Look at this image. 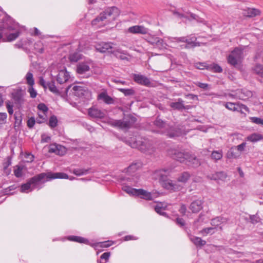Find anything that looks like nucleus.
<instances>
[{"mask_svg": "<svg viewBox=\"0 0 263 263\" xmlns=\"http://www.w3.org/2000/svg\"><path fill=\"white\" fill-rule=\"evenodd\" d=\"M57 178L68 179V176L64 173H41L29 179L26 183L22 184L21 192L28 193L35 189H40L46 181Z\"/></svg>", "mask_w": 263, "mask_h": 263, "instance_id": "obj_1", "label": "nucleus"}, {"mask_svg": "<svg viewBox=\"0 0 263 263\" xmlns=\"http://www.w3.org/2000/svg\"><path fill=\"white\" fill-rule=\"evenodd\" d=\"M125 141L132 147L138 148L143 153L152 154L155 151L153 142L147 138L133 136Z\"/></svg>", "mask_w": 263, "mask_h": 263, "instance_id": "obj_2", "label": "nucleus"}, {"mask_svg": "<svg viewBox=\"0 0 263 263\" xmlns=\"http://www.w3.org/2000/svg\"><path fill=\"white\" fill-rule=\"evenodd\" d=\"M119 14L120 11L117 7L108 8L93 20L91 24L92 26L98 27L104 26L109 22L114 21L119 15Z\"/></svg>", "mask_w": 263, "mask_h": 263, "instance_id": "obj_3", "label": "nucleus"}, {"mask_svg": "<svg viewBox=\"0 0 263 263\" xmlns=\"http://www.w3.org/2000/svg\"><path fill=\"white\" fill-rule=\"evenodd\" d=\"M168 154L173 159L181 163H185L189 166L197 167L201 164L199 159L189 152L182 153L176 149H171L169 151Z\"/></svg>", "mask_w": 263, "mask_h": 263, "instance_id": "obj_4", "label": "nucleus"}, {"mask_svg": "<svg viewBox=\"0 0 263 263\" xmlns=\"http://www.w3.org/2000/svg\"><path fill=\"white\" fill-rule=\"evenodd\" d=\"M170 169H161L156 170L153 175V177L158 180L162 186L167 190H175L176 189V185L173 181L169 179L167 176L170 173Z\"/></svg>", "mask_w": 263, "mask_h": 263, "instance_id": "obj_5", "label": "nucleus"}, {"mask_svg": "<svg viewBox=\"0 0 263 263\" xmlns=\"http://www.w3.org/2000/svg\"><path fill=\"white\" fill-rule=\"evenodd\" d=\"M197 38L194 34H191L187 36L165 37V41H170L171 42L175 43V45L179 43H186L185 47L186 48L199 46V43L196 42Z\"/></svg>", "mask_w": 263, "mask_h": 263, "instance_id": "obj_6", "label": "nucleus"}, {"mask_svg": "<svg viewBox=\"0 0 263 263\" xmlns=\"http://www.w3.org/2000/svg\"><path fill=\"white\" fill-rule=\"evenodd\" d=\"M104 122L115 127L120 129H127L129 128L135 123V118L134 117H132L130 119L125 118L123 120H114L109 119L106 120V121H105Z\"/></svg>", "mask_w": 263, "mask_h": 263, "instance_id": "obj_7", "label": "nucleus"}, {"mask_svg": "<svg viewBox=\"0 0 263 263\" xmlns=\"http://www.w3.org/2000/svg\"><path fill=\"white\" fill-rule=\"evenodd\" d=\"M243 52L239 48H235L228 57L229 64L235 66L241 61L242 59Z\"/></svg>", "mask_w": 263, "mask_h": 263, "instance_id": "obj_8", "label": "nucleus"}, {"mask_svg": "<svg viewBox=\"0 0 263 263\" xmlns=\"http://www.w3.org/2000/svg\"><path fill=\"white\" fill-rule=\"evenodd\" d=\"M165 135L170 138H175L181 136L184 134V129L180 126L169 127L167 128Z\"/></svg>", "mask_w": 263, "mask_h": 263, "instance_id": "obj_9", "label": "nucleus"}, {"mask_svg": "<svg viewBox=\"0 0 263 263\" xmlns=\"http://www.w3.org/2000/svg\"><path fill=\"white\" fill-rule=\"evenodd\" d=\"M224 106L229 110L232 111H237L242 113V109L246 111H249L248 107L242 104L235 103L232 102H227L225 103Z\"/></svg>", "mask_w": 263, "mask_h": 263, "instance_id": "obj_10", "label": "nucleus"}, {"mask_svg": "<svg viewBox=\"0 0 263 263\" xmlns=\"http://www.w3.org/2000/svg\"><path fill=\"white\" fill-rule=\"evenodd\" d=\"M19 25L18 23H14L12 25H9L7 27V29L9 30H15L16 31L14 33L9 34L7 36V40L8 41H12L15 40L20 35V31L18 29Z\"/></svg>", "mask_w": 263, "mask_h": 263, "instance_id": "obj_11", "label": "nucleus"}, {"mask_svg": "<svg viewBox=\"0 0 263 263\" xmlns=\"http://www.w3.org/2000/svg\"><path fill=\"white\" fill-rule=\"evenodd\" d=\"M88 115L93 118L102 119L105 117L104 111L94 107L90 108L88 110Z\"/></svg>", "mask_w": 263, "mask_h": 263, "instance_id": "obj_12", "label": "nucleus"}, {"mask_svg": "<svg viewBox=\"0 0 263 263\" xmlns=\"http://www.w3.org/2000/svg\"><path fill=\"white\" fill-rule=\"evenodd\" d=\"M133 79L137 83L146 86H149L151 84L150 80L147 77L140 74H134Z\"/></svg>", "mask_w": 263, "mask_h": 263, "instance_id": "obj_13", "label": "nucleus"}, {"mask_svg": "<svg viewBox=\"0 0 263 263\" xmlns=\"http://www.w3.org/2000/svg\"><path fill=\"white\" fill-rule=\"evenodd\" d=\"M77 71L79 74H86V78L90 76V67L86 63H80L77 65Z\"/></svg>", "mask_w": 263, "mask_h": 263, "instance_id": "obj_14", "label": "nucleus"}, {"mask_svg": "<svg viewBox=\"0 0 263 263\" xmlns=\"http://www.w3.org/2000/svg\"><path fill=\"white\" fill-rule=\"evenodd\" d=\"M70 76L69 72L66 69H64L59 71L57 76L56 79L58 83L62 84L67 82Z\"/></svg>", "mask_w": 263, "mask_h": 263, "instance_id": "obj_15", "label": "nucleus"}, {"mask_svg": "<svg viewBox=\"0 0 263 263\" xmlns=\"http://www.w3.org/2000/svg\"><path fill=\"white\" fill-rule=\"evenodd\" d=\"M229 219L222 216H217L211 220V224L216 227H219L220 230L222 229L221 225L225 224L228 223Z\"/></svg>", "mask_w": 263, "mask_h": 263, "instance_id": "obj_16", "label": "nucleus"}, {"mask_svg": "<svg viewBox=\"0 0 263 263\" xmlns=\"http://www.w3.org/2000/svg\"><path fill=\"white\" fill-rule=\"evenodd\" d=\"M148 29L143 26L135 25L128 28L127 31L133 34H145L148 32Z\"/></svg>", "mask_w": 263, "mask_h": 263, "instance_id": "obj_17", "label": "nucleus"}, {"mask_svg": "<svg viewBox=\"0 0 263 263\" xmlns=\"http://www.w3.org/2000/svg\"><path fill=\"white\" fill-rule=\"evenodd\" d=\"M154 124L159 129L157 132L161 134L165 135L164 132H166L168 128L166 123L159 118H157L154 122Z\"/></svg>", "mask_w": 263, "mask_h": 263, "instance_id": "obj_18", "label": "nucleus"}, {"mask_svg": "<svg viewBox=\"0 0 263 263\" xmlns=\"http://www.w3.org/2000/svg\"><path fill=\"white\" fill-rule=\"evenodd\" d=\"M111 45V43L100 42L96 44L95 48L96 50L100 52H105L107 51L110 52V51H112Z\"/></svg>", "mask_w": 263, "mask_h": 263, "instance_id": "obj_19", "label": "nucleus"}, {"mask_svg": "<svg viewBox=\"0 0 263 263\" xmlns=\"http://www.w3.org/2000/svg\"><path fill=\"white\" fill-rule=\"evenodd\" d=\"M48 152L50 153H53L59 155H63L66 152V148L64 146L58 144H51L49 147Z\"/></svg>", "mask_w": 263, "mask_h": 263, "instance_id": "obj_20", "label": "nucleus"}, {"mask_svg": "<svg viewBox=\"0 0 263 263\" xmlns=\"http://www.w3.org/2000/svg\"><path fill=\"white\" fill-rule=\"evenodd\" d=\"M246 144H247L246 142H242L241 144L235 146L234 147L231 148L230 151L229 153V157L230 158H236L239 157L240 154L235 153L234 150H237L238 151L241 152L245 150Z\"/></svg>", "mask_w": 263, "mask_h": 263, "instance_id": "obj_21", "label": "nucleus"}, {"mask_svg": "<svg viewBox=\"0 0 263 263\" xmlns=\"http://www.w3.org/2000/svg\"><path fill=\"white\" fill-rule=\"evenodd\" d=\"M203 208V201L201 200H196L193 201L189 206L193 213H198Z\"/></svg>", "mask_w": 263, "mask_h": 263, "instance_id": "obj_22", "label": "nucleus"}, {"mask_svg": "<svg viewBox=\"0 0 263 263\" xmlns=\"http://www.w3.org/2000/svg\"><path fill=\"white\" fill-rule=\"evenodd\" d=\"M207 178L215 180V181H219V180H224L227 177V174L225 172L223 171L215 172L214 174H211L207 175Z\"/></svg>", "mask_w": 263, "mask_h": 263, "instance_id": "obj_23", "label": "nucleus"}, {"mask_svg": "<svg viewBox=\"0 0 263 263\" xmlns=\"http://www.w3.org/2000/svg\"><path fill=\"white\" fill-rule=\"evenodd\" d=\"M170 106L174 109L182 110V109H189L190 108V106H185L183 104V101L179 98L177 102H172L170 103Z\"/></svg>", "mask_w": 263, "mask_h": 263, "instance_id": "obj_24", "label": "nucleus"}, {"mask_svg": "<svg viewBox=\"0 0 263 263\" xmlns=\"http://www.w3.org/2000/svg\"><path fill=\"white\" fill-rule=\"evenodd\" d=\"M165 37H170V36H165V37H164L163 39H161L158 37V39H156L157 42H156L155 46L156 47H157L160 49L165 48L166 46L167 45L166 43L170 44H171L170 46L171 47L175 46V43L171 42V41L170 40L165 41Z\"/></svg>", "mask_w": 263, "mask_h": 263, "instance_id": "obj_25", "label": "nucleus"}, {"mask_svg": "<svg viewBox=\"0 0 263 263\" xmlns=\"http://www.w3.org/2000/svg\"><path fill=\"white\" fill-rule=\"evenodd\" d=\"M136 196H140L141 198L147 200H151L153 199V195L151 193L141 189H138Z\"/></svg>", "mask_w": 263, "mask_h": 263, "instance_id": "obj_26", "label": "nucleus"}, {"mask_svg": "<svg viewBox=\"0 0 263 263\" xmlns=\"http://www.w3.org/2000/svg\"><path fill=\"white\" fill-rule=\"evenodd\" d=\"M72 90L73 95L78 97H81L87 93L85 88L81 86H74L72 88Z\"/></svg>", "mask_w": 263, "mask_h": 263, "instance_id": "obj_27", "label": "nucleus"}, {"mask_svg": "<svg viewBox=\"0 0 263 263\" xmlns=\"http://www.w3.org/2000/svg\"><path fill=\"white\" fill-rule=\"evenodd\" d=\"M98 99L102 100L107 104H111L114 102V99L111 97L109 96L105 91L102 92L99 94Z\"/></svg>", "mask_w": 263, "mask_h": 263, "instance_id": "obj_28", "label": "nucleus"}, {"mask_svg": "<svg viewBox=\"0 0 263 263\" xmlns=\"http://www.w3.org/2000/svg\"><path fill=\"white\" fill-rule=\"evenodd\" d=\"M142 164L140 162L133 163L127 168L126 173H127L129 175H132L133 174L135 173L137 170H139Z\"/></svg>", "mask_w": 263, "mask_h": 263, "instance_id": "obj_29", "label": "nucleus"}, {"mask_svg": "<svg viewBox=\"0 0 263 263\" xmlns=\"http://www.w3.org/2000/svg\"><path fill=\"white\" fill-rule=\"evenodd\" d=\"M33 43V40L31 38H28L24 40V41H20L15 45L18 48H23L24 49H27L30 45Z\"/></svg>", "mask_w": 263, "mask_h": 263, "instance_id": "obj_30", "label": "nucleus"}, {"mask_svg": "<svg viewBox=\"0 0 263 263\" xmlns=\"http://www.w3.org/2000/svg\"><path fill=\"white\" fill-rule=\"evenodd\" d=\"M110 52L112 53L117 58L121 60H125L127 59L126 57V52L123 51L120 49H117L113 51H110Z\"/></svg>", "mask_w": 263, "mask_h": 263, "instance_id": "obj_31", "label": "nucleus"}, {"mask_svg": "<svg viewBox=\"0 0 263 263\" xmlns=\"http://www.w3.org/2000/svg\"><path fill=\"white\" fill-rule=\"evenodd\" d=\"M191 241L196 246V247H202L205 245L206 241L202 240L201 238L191 236L190 238Z\"/></svg>", "mask_w": 263, "mask_h": 263, "instance_id": "obj_32", "label": "nucleus"}, {"mask_svg": "<svg viewBox=\"0 0 263 263\" xmlns=\"http://www.w3.org/2000/svg\"><path fill=\"white\" fill-rule=\"evenodd\" d=\"M263 139V136L258 133H253L247 137V140L252 142H256Z\"/></svg>", "mask_w": 263, "mask_h": 263, "instance_id": "obj_33", "label": "nucleus"}, {"mask_svg": "<svg viewBox=\"0 0 263 263\" xmlns=\"http://www.w3.org/2000/svg\"><path fill=\"white\" fill-rule=\"evenodd\" d=\"M223 156L222 150L214 151L211 154V159L215 162L220 160Z\"/></svg>", "mask_w": 263, "mask_h": 263, "instance_id": "obj_34", "label": "nucleus"}, {"mask_svg": "<svg viewBox=\"0 0 263 263\" xmlns=\"http://www.w3.org/2000/svg\"><path fill=\"white\" fill-rule=\"evenodd\" d=\"M68 239L70 241H76L79 243H83L87 244L88 240L82 237L77 236H70L68 237Z\"/></svg>", "mask_w": 263, "mask_h": 263, "instance_id": "obj_35", "label": "nucleus"}, {"mask_svg": "<svg viewBox=\"0 0 263 263\" xmlns=\"http://www.w3.org/2000/svg\"><path fill=\"white\" fill-rule=\"evenodd\" d=\"M25 78L26 80V83L29 86L34 85V80L33 78V74L30 71H28L27 73Z\"/></svg>", "mask_w": 263, "mask_h": 263, "instance_id": "obj_36", "label": "nucleus"}, {"mask_svg": "<svg viewBox=\"0 0 263 263\" xmlns=\"http://www.w3.org/2000/svg\"><path fill=\"white\" fill-rule=\"evenodd\" d=\"M259 11L257 9L254 8H249L245 13V15L248 17H252L259 14Z\"/></svg>", "mask_w": 263, "mask_h": 263, "instance_id": "obj_37", "label": "nucleus"}, {"mask_svg": "<svg viewBox=\"0 0 263 263\" xmlns=\"http://www.w3.org/2000/svg\"><path fill=\"white\" fill-rule=\"evenodd\" d=\"M122 190L129 195L136 196L138 189L132 188L129 186H124Z\"/></svg>", "mask_w": 263, "mask_h": 263, "instance_id": "obj_38", "label": "nucleus"}, {"mask_svg": "<svg viewBox=\"0 0 263 263\" xmlns=\"http://www.w3.org/2000/svg\"><path fill=\"white\" fill-rule=\"evenodd\" d=\"M23 167L20 165H16L14 168V174L16 177L20 178L23 176Z\"/></svg>", "mask_w": 263, "mask_h": 263, "instance_id": "obj_39", "label": "nucleus"}, {"mask_svg": "<svg viewBox=\"0 0 263 263\" xmlns=\"http://www.w3.org/2000/svg\"><path fill=\"white\" fill-rule=\"evenodd\" d=\"M254 71L257 74L263 78V66L256 64L254 68Z\"/></svg>", "mask_w": 263, "mask_h": 263, "instance_id": "obj_40", "label": "nucleus"}, {"mask_svg": "<svg viewBox=\"0 0 263 263\" xmlns=\"http://www.w3.org/2000/svg\"><path fill=\"white\" fill-rule=\"evenodd\" d=\"M190 175L187 172H183L178 178L179 182L185 183L190 178Z\"/></svg>", "mask_w": 263, "mask_h": 263, "instance_id": "obj_41", "label": "nucleus"}, {"mask_svg": "<svg viewBox=\"0 0 263 263\" xmlns=\"http://www.w3.org/2000/svg\"><path fill=\"white\" fill-rule=\"evenodd\" d=\"M10 164L11 162L9 161L3 164V173L6 176H8L11 173V170L9 168Z\"/></svg>", "mask_w": 263, "mask_h": 263, "instance_id": "obj_42", "label": "nucleus"}, {"mask_svg": "<svg viewBox=\"0 0 263 263\" xmlns=\"http://www.w3.org/2000/svg\"><path fill=\"white\" fill-rule=\"evenodd\" d=\"M58 124V119L55 116H52L50 117L48 123L49 126L51 128H54L57 126Z\"/></svg>", "mask_w": 263, "mask_h": 263, "instance_id": "obj_43", "label": "nucleus"}, {"mask_svg": "<svg viewBox=\"0 0 263 263\" xmlns=\"http://www.w3.org/2000/svg\"><path fill=\"white\" fill-rule=\"evenodd\" d=\"M47 85H48V88L51 92H52L53 93H54L55 94H59L60 93V91L58 89L57 87L55 86L54 82H51L48 83L47 84Z\"/></svg>", "mask_w": 263, "mask_h": 263, "instance_id": "obj_44", "label": "nucleus"}, {"mask_svg": "<svg viewBox=\"0 0 263 263\" xmlns=\"http://www.w3.org/2000/svg\"><path fill=\"white\" fill-rule=\"evenodd\" d=\"M88 170L84 169V168H78L74 169L73 171L74 174L77 176H81L83 175H86L88 173Z\"/></svg>", "mask_w": 263, "mask_h": 263, "instance_id": "obj_45", "label": "nucleus"}, {"mask_svg": "<svg viewBox=\"0 0 263 263\" xmlns=\"http://www.w3.org/2000/svg\"><path fill=\"white\" fill-rule=\"evenodd\" d=\"M81 58V55L77 52H75L69 55V60L71 62H76L78 60H79Z\"/></svg>", "mask_w": 263, "mask_h": 263, "instance_id": "obj_46", "label": "nucleus"}, {"mask_svg": "<svg viewBox=\"0 0 263 263\" xmlns=\"http://www.w3.org/2000/svg\"><path fill=\"white\" fill-rule=\"evenodd\" d=\"M164 210L165 208L162 206H161L160 204L157 205L155 208V210L157 213L161 215L165 216L166 215V213L163 211Z\"/></svg>", "mask_w": 263, "mask_h": 263, "instance_id": "obj_47", "label": "nucleus"}, {"mask_svg": "<svg viewBox=\"0 0 263 263\" xmlns=\"http://www.w3.org/2000/svg\"><path fill=\"white\" fill-rule=\"evenodd\" d=\"M119 90L126 96H132L135 93V91L133 89L119 88Z\"/></svg>", "mask_w": 263, "mask_h": 263, "instance_id": "obj_48", "label": "nucleus"}, {"mask_svg": "<svg viewBox=\"0 0 263 263\" xmlns=\"http://www.w3.org/2000/svg\"><path fill=\"white\" fill-rule=\"evenodd\" d=\"M46 121V114L41 113L39 114L38 117L36 118V121L37 123H42Z\"/></svg>", "mask_w": 263, "mask_h": 263, "instance_id": "obj_49", "label": "nucleus"}, {"mask_svg": "<svg viewBox=\"0 0 263 263\" xmlns=\"http://www.w3.org/2000/svg\"><path fill=\"white\" fill-rule=\"evenodd\" d=\"M250 222L253 224H256L260 221V218L257 214L249 215Z\"/></svg>", "mask_w": 263, "mask_h": 263, "instance_id": "obj_50", "label": "nucleus"}, {"mask_svg": "<svg viewBox=\"0 0 263 263\" xmlns=\"http://www.w3.org/2000/svg\"><path fill=\"white\" fill-rule=\"evenodd\" d=\"M33 86V85L29 86L28 92H29L31 98H35L37 96V91L34 89Z\"/></svg>", "mask_w": 263, "mask_h": 263, "instance_id": "obj_51", "label": "nucleus"}, {"mask_svg": "<svg viewBox=\"0 0 263 263\" xmlns=\"http://www.w3.org/2000/svg\"><path fill=\"white\" fill-rule=\"evenodd\" d=\"M34 49L40 53L43 52L44 49L41 42L39 41L35 43Z\"/></svg>", "mask_w": 263, "mask_h": 263, "instance_id": "obj_52", "label": "nucleus"}, {"mask_svg": "<svg viewBox=\"0 0 263 263\" xmlns=\"http://www.w3.org/2000/svg\"><path fill=\"white\" fill-rule=\"evenodd\" d=\"M250 120L252 122L258 124V125H263V119L260 118L253 117H251Z\"/></svg>", "mask_w": 263, "mask_h": 263, "instance_id": "obj_53", "label": "nucleus"}, {"mask_svg": "<svg viewBox=\"0 0 263 263\" xmlns=\"http://www.w3.org/2000/svg\"><path fill=\"white\" fill-rule=\"evenodd\" d=\"M39 110L42 111V113L45 114L48 110V108L44 103H40L37 106Z\"/></svg>", "mask_w": 263, "mask_h": 263, "instance_id": "obj_54", "label": "nucleus"}, {"mask_svg": "<svg viewBox=\"0 0 263 263\" xmlns=\"http://www.w3.org/2000/svg\"><path fill=\"white\" fill-rule=\"evenodd\" d=\"M215 229V228H212V227L206 228L203 229L202 233H205L206 234H212L214 233Z\"/></svg>", "mask_w": 263, "mask_h": 263, "instance_id": "obj_55", "label": "nucleus"}, {"mask_svg": "<svg viewBox=\"0 0 263 263\" xmlns=\"http://www.w3.org/2000/svg\"><path fill=\"white\" fill-rule=\"evenodd\" d=\"M51 138L45 134H43L41 136V142L42 143H47L50 141Z\"/></svg>", "mask_w": 263, "mask_h": 263, "instance_id": "obj_56", "label": "nucleus"}, {"mask_svg": "<svg viewBox=\"0 0 263 263\" xmlns=\"http://www.w3.org/2000/svg\"><path fill=\"white\" fill-rule=\"evenodd\" d=\"M25 158L26 159V161L28 162H31L33 161L34 156L30 153H26L25 155Z\"/></svg>", "mask_w": 263, "mask_h": 263, "instance_id": "obj_57", "label": "nucleus"}, {"mask_svg": "<svg viewBox=\"0 0 263 263\" xmlns=\"http://www.w3.org/2000/svg\"><path fill=\"white\" fill-rule=\"evenodd\" d=\"M212 68L216 72H221L222 71L221 67L217 64H213L211 65Z\"/></svg>", "mask_w": 263, "mask_h": 263, "instance_id": "obj_58", "label": "nucleus"}, {"mask_svg": "<svg viewBox=\"0 0 263 263\" xmlns=\"http://www.w3.org/2000/svg\"><path fill=\"white\" fill-rule=\"evenodd\" d=\"M7 117V115L6 112H0L1 123H2V124L5 123L6 122Z\"/></svg>", "mask_w": 263, "mask_h": 263, "instance_id": "obj_59", "label": "nucleus"}, {"mask_svg": "<svg viewBox=\"0 0 263 263\" xmlns=\"http://www.w3.org/2000/svg\"><path fill=\"white\" fill-rule=\"evenodd\" d=\"M196 85L204 90H207L209 88V85L206 83L197 82Z\"/></svg>", "mask_w": 263, "mask_h": 263, "instance_id": "obj_60", "label": "nucleus"}, {"mask_svg": "<svg viewBox=\"0 0 263 263\" xmlns=\"http://www.w3.org/2000/svg\"><path fill=\"white\" fill-rule=\"evenodd\" d=\"M35 122H36V121L35 120L34 118H31L29 119L27 121L28 127L29 128H32L34 126Z\"/></svg>", "mask_w": 263, "mask_h": 263, "instance_id": "obj_61", "label": "nucleus"}, {"mask_svg": "<svg viewBox=\"0 0 263 263\" xmlns=\"http://www.w3.org/2000/svg\"><path fill=\"white\" fill-rule=\"evenodd\" d=\"M158 37H156V36H152V37H150L149 39H148V42L151 44L152 45H153V46H155L156 42H157V40L156 39H158Z\"/></svg>", "mask_w": 263, "mask_h": 263, "instance_id": "obj_62", "label": "nucleus"}, {"mask_svg": "<svg viewBox=\"0 0 263 263\" xmlns=\"http://www.w3.org/2000/svg\"><path fill=\"white\" fill-rule=\"evenodd\" d=\"M176 222L177 224L180 227H183L185 224L184 220L181 218H176Z\"/></svg>", "mask_w": 263, "mask_h": 263, "instance_id": "obj_63", "label": "nucleus"}, {"mask_svg": "<svg viewBox=\"0 0 263 263\" xmlns=\"http://www.w3.org/2000/svg\"><path fill=\"white\" fill-rule=\"evenodd\" d=\"M6 107L8 110V113L12 115L13 113V106L11 105L10 103H7L6 105Z\"/></svg>", "mask_w": 263, "mask_h": 263, "instance_id": "obj_64", "label": "nucleus"}]
</instances>
